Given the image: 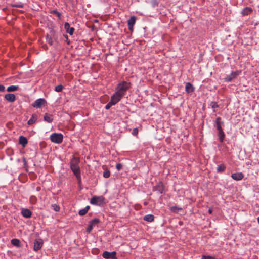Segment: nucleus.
Segmentation results:
<instances>
[{"label": "nucleus", "instance_id": "f257e3e1", "mask_svg": "<svg viewBox=\"0 0 259 259\" xmlns=\"http://www.w3.org/2000/svg\"><path fill=\"white\" fill-rule=\"evenodd\" d=\"M130 87V84L127 83L126 81H122L119 83L116 87V92L118 94L121 95L123 96L126 92V91L129 89Z\"/></svg>", "mask_w": 259, "mask_h": 259}, {"label": "nucleus", "instance_id": "f03ea898", "mask_svg": "<svg viewBox=\"0 0 259 259\" xmlns=\"http://www.w3.org/2000/svg\"><path fill=\"white\" fill-rule=\"evenodd\" d=\"M79 162V159L75 157H73L70 161V168L74 174L80 172V168L78 165Z\"/></svg>", "mask_w": 259, "mask_h": 259}, {"label": "nucleus", "instance_id": "7ed1b4c3", "mask_svg": "<svg viewBox=\"0 0 259 259\" xmlns=\"http://www.w3.org/2000/svg\"><path fill=\"white\" fill-rule=\"evenodd\" d=\"M90 203L94 205L100 206L106 203V199L102 196H94L90 200Z\"/></svg>", "mask_w": 259, "mask_h": 259}, {"label": "nucleus", "instance_id": "20e7f679", "mask_svg": "<svg viewBox=\"0 0 259 259\" xmlns=\"http://www.w3.org/2000/svg\"><path fill=\"white\" fill-rule=\"evenodd\" d=\"M63 136L61 133H52L50 136L51 141L55 143L60 144L62 143Z\"/></svg>", "mask_w": 259, "mask_h": 259}, {"label": "nucleus", "instance_id": "39448f33", "mask_svg": "<svg viewBox=\"0 0 259 259\" xmlns=\"http://www.w3.org/2000/svg\"><path fill=\"white\" fill-rule=\"evenodd\" d=\"M240 73L241 71L239 70L231 72L229 75H227L225 77V81L227 82H231L233 79L236 78L240 74Z\"/></svg>", "mask_w": 259, "mask_h": 259}, {"label": "nucleus", "instance_id": "423d86ee", "mask_svg": "<svg viewBox=\"0 0 259 259\" xmlns=\"http://www.w3.org/2000/svg\"><path fill=\"white\" fill-rule=\"evenodd\" d=\"M100 220L98 218H95L89 222L88 228H87V232L90 233L94 226L97 225L100 223Z\"/></svg>", "mask_w": 259, "mask_h": 259}, {"label": "nucleus", "instance_id": "0eeeda50", "mask_svg": "<svg viewBox=\"0 0 259 259\" xmlns=\"http://www.w3.org/2000/svg\"><path fill=\"white\" fill-rule=\"evenodd\" d=\"M102 256L105 259H117L116 252L115 251L110 252L105 251L102 254Z\"/></svg>", "mask_w": 259, "mask_h": 259}, {"label": "nucleus", "instance_id": "6e6552de", "mask_svg": "<svg viewBox=\"0 0 259 259\" xmlns=\"http://www.w3.org/2000/svg\"><path fill=\"white\" fill-rule=\"evenodd\" d=\"M122 97L123 96L119 94V93L118 94L117 93L115 92V93L111 96L110 101L112 103V105H114L121 99Z\"/></svg>", "mask_w": 259, "mask_h": 259}, {"label": "nucleus", "instance_id": "1a4fd4ad", "mask_svg": "<svg viewBox=\"0 0 259 259\" xmlns=\"http://www.w3.org/2000/svg\"><path fill=\"white\" fill-rule=\"evenodd\" d=\"M46 103V101L44 98H39L32 104V106L34 108H40Z\"/></svg>", "mask_w": 259, "mask_h": 259}, {"label": "nucleus", "instance_id": "9d476101", "mask_svg": "<svg viewBox=\"0 0 259 259\" xmlns=\"http://www.w3.org/2000/svg\"><path fill=\"white\" fill-rule=\"evenodd\" d=\"M43 241L41 239H35L34 242L33 250L37 251L40 250L43 245Z\"/></svg>", "mask_w": 259, "mask_h": 259}, {"label": "nucleus", "instance_id": "9b49d317", "mask_svg": "<svg viewBox=\"0 0 259 259\" xmlns=\"http://www.w3.org/2000/svg\"><path fill=\"white\" fill-rule=\"evenodd\" d=\"M54 38V32L53 30L50 31V34H47L46 35V41L51 46L53 44V40Z\"/></svg>", "mask_w": 259, "mask_h": 259}, {"label": "nucleus", "instance_id": "f8f14e48", "mask_svg": "<svg viewBox=\"0 0 259 259\" xmlns=\"http://www.w3.org/2000/svg\"><path fill=\"white\" fill-rule=\"evenodd\" d=\"M137 17L135 16H131L130 19L127 20V24L128 29L132 31L133 29V26L136 23Z\"/></svg>", "mask_w": 259, "mask_h": 259}, {"label": "nucleus", "instance_id": "ddd939ff", "mask_svg": "<svg viewBox=\"0 0 259 259\" xmlns=\"http://www.w3.org/2000/svg\"><path fill=\"white\" fill-rule=\"evenodd\" d=\"M21 213L25 218H30L32 215V212L27 208H22Z\"/></svg>", "mask_w": 259, "mask_h": 259}, {"label": "nucleus", "instance_id": "4468645a", "mask_svg": "<svg viewBox=\"0 0 259 259\" xmlns=\"http://www.w3.org/2000/svg\"><path fill=\"white\" fill-rule=\"evenodd\" d=\"M64 28L66 30V31L69 33L70 35H72L74 31V28L73 27H71L70 24L66 22L64 24Z\"/></svg>", "mask_w": 259, "mask_h": 259}, {"label": "nucleus", "instance_id": "2eb2a0df", "mask_svg": "<svg viewBox=\"0 0 259 259\" xmlns=\"http://www.w3.org/2000/svg\"><path fill=\"white\" fill-rule=\"evenodd\" d=\"M5 98L10 102H14L16 100V97L14 94H7L5 95Z\"/></svg>", "mask_w": 259, "mask_h": 259}, {"label": "nucleus", "instance_id": "dca6fc26", "mask_svg": "<svg viewBox=\"0 0 259 259\" xmlns=\"http://www.w3.org/2000/svg\"><path fill=\"white\" fill-rule=\"evenodd\" d=\"M233 179L236 181H239L243 179V174L242 172L233 173L231 175Z\"/></svg>", "mask_w": 259, "mask_h": 259}, {"label": "nucleus", "instance_id": "f3484780", "mask_svg": "<svg viewBox=\"0 0 259 259\" xmlns=\"http://www.w3.org/2000/svg\"><path fill=\"white\" fill-rule=\"evenodd\" d=\"M253 11V9L249 7H246L244 8L241 12V14L242 16H246L252 13Z\"/></svg>", "mask_w": 259, "mask_h": 259}, {"label": "nucleus", "instance_id": "a211bd4d", "mask_svg": "<svg viewBox=\"0 0 259 259\" xmlns=\"http://www.w3.org/2000/svg\"><path fill=\"white\" fill-rule=\"evenodd\" d=\"M216 127L218 131L223 130L222 125L224 124V122L221 121V118L218 117L215 120Z\"/></svg>", "mask_w": 259, "mask_h": 259}, {"label": "nucleus", "instance_id": "6ab92c4d", "mask_svg": "<svg viewBox=\"0 0 259 259\" xmlns=\"http://www.w3.org/2000/svg\"><path fill=\"white\" fill-rule=\"evenodd\" d=\"M19 143L23 147H25L28 143V140L25 137L20 136L19 138Z\"/></svg>", "mask_w": 259, "mask_h": 259}, {"label": "nucleus", "instance_id": "aec40b11", "mask_svg": "<svg viewBox=\"0 0 259 259\" xmlns=\"http://www.w3.org/2000/svg\"><path fill=\"white\" fill-rule=\"evenodd\" d=\"M194 88L192 84L190 82H187L185 86L186 92L188 93H192L194 91Z\"/></svg>", "mask_w": 259, "mask_h": 259}, {"label": "nucleus", "instance_id": "412c9836", "mask_svg": "<svg viewBox=\"0 0 259 259\" xmlns=\"http://www.w3.org/2000/svg\"><path fill=\"white\" fill-rule=\"evenodd\" d=\"M37 120V115L36 114H33L30 119L28 121V125H32Z\"/></svg>", "mask_w": 259, "mask_h": 259}, {"label": "nucleus", "instance_id": "4be33fe9", "mask_svg": "<svg viewBox=\"0 0 259 259\" xmlns=\"http://www.w3.org/2000/svg\"><path fill=\"white\" fill-rule=\"evenodd\" d=\"M44 119L48 123H51L53 121L52 115L48 113H46L44 115Z\"/></svg>", "mask_w": 259, "mask_h": 259}, {"label": "nucleus", "instance_id": "5701e85b", "mask_svg": "<svg viewBox=\"0 0 259 259\" xmlns=\"http://www.w3.org/2000/svg\"><path fill=\"white\" fill-rule=\"evenodd\" d=\"M154 217L152 214H147L144 217V220L146 221L151 222L154 220Z\"/></svg>", "mask_w": 259, "mask_h": 259}, {"label": "nucleus", "instance_id": "b1692460", "mask_svg": "<svg viewBox=\"0 0 259 259\" xmlns=\"http://www.w3.org/2000/svg\"><path fill=\"white\" fill-rule=\"evenodd\" d=\"M226 169V166L224 164H222L218 165L217 168V171L218 172H223Z\"/></svg>", "mask_w": 259, "mask_h": 259}, {"label": "nucleus", "instance_id": "393cba45", "mask_svg": "<svg viewBox=\"0 0 259 259\" xmlns=\"http://www.w3.org/2000/svg\"><path fill=\"white\" fill-rule=\"evenodd\" d=\"M218 137L219 141L222 142L225 137V134L223 130L218 131Z\"/></svg>", "mask_w": 259, "mask_h": 259}, {"label": "nucleus", "instance_id": "a878e982", "mask_svg": "<svg viewBox=\"0 0 259 259\" xmlns=\"http://www.w3.org/2000/svg\"><path fill=\"white\" fill-rule=\"evenodd\" d=\"M19 88V87L17 85H10L8 87L7 89V91L9 92H14L17 91Z\"/></svg>", "mask_w": 259, "mask_h": 259}, {"label": "nucleus", "instance_id": "bb28decb", "mask_svg": "<svg viewBox=\"0 0 259 259\" xmlns=\"http://www.w3.org/2000/svg\"><path fill=\"white\" fill-rule=\"evenodd\" d=\"M11 244L15 246H20V240L18 239H13L11 240Z\"/></svg>", "mask_w": 259, "mask_h": 259}, {"label": "nucleus", "instance_id": "cd10ccee", "mask_svg": "<svg viewBox=\"0 0 259 259\" xmlns=\"http://www.w3.org/2000/svg\"><path fill=\"white\" fill-rule=\"evenodd\" d=\"M170 210L175 213H178L180 210H182V208H179L177 206H172L170 207Z\"/></svg>", "mask_w": 259, "mask_h": 259}, {"label": "nucleus", "instance_id": "c85d7f7f", "mask_svg": "<svg viewBox=\"0 0 259 259\" xmlns=\"http://www.w3.org/2000/svg\"><path fill=\"white\" fill-rule=\"evenodd\" d=\"M74 175L75 176V177L76 178L78 184L79 185H81V178L80 172L77 173V174H74Z\"/></svg>", "mask_w": 259, "mask_h": 259}, {"label": "nucleus", "instance_id": "c756f323", "mask_svg": "<svg viewBox=\"0 0 259 259\" xmlns=\"http://www.w3.org/2000/svg\"><path fill=\"white\" fill-rule=\"evenodd\" d=\"M63 88V86L61 84H60L55 87V91L57 92H60L62 91Z\"/></svg>", "mask_w": 259, "mask_h": 259}, {"label": "nucleus", "instance_id": "7c9ffc66", "mask_svg": "<svg viewBox=\"0 0 259 259\" xmlns=\"http://www.w3.org/2000/svg\"><path fill=\"white\" fill-rule=\"evenodd\" d=\"M110 175V172L109 170H106L103 172V177L105 178H109Z\"/></svg>", "mask_w": 259, "mask_h": 259}, {"label": "nucleus", "instance_id": "2f4dec72", "mask_svg": "<svg viewBox=\"0 0 259 259\" xmlns=\"http://www.w3.org/2000/svg\"><path fill=\"white\" fill-rule=\"evenodd\" d=\"M87 213V211L83 208L79 211L78 214L80 216H83Z\"/></svg>", "mask_w": 259, "mask_h": 259}, {"label": "nucleus", "instance_id": "473e14b6", "mask_svg": "<svg viewBox=\"0 0 259 259\" xmlns=\"http://www.w3.org/2000/svg\"><path fill=\"white\" fill-rule=\"evenodd\" d=\"M113 105H112V103L110 101H109V102L106 104L105 108L106 110H108L110 108V107L112 106H113Z\"/></svg>", "mask_w": 259, "mask_h": 259}, {"label": "nucleus", "instance_id": "72a5a7b5", "mask_svg": "<svg viewBox=\"0 0 259 259\" xmlns=\"http://www.w3.org/2000/svg\"><path fill=\"white\" fill-rule=\"evenodd\" d=\"M52 13L53 14H56V15H57V16H58L59 18H60V16H61V13H59L58 11H57V10H53V11H52Z\"/></svg>", "mask_w": 259, "mask_h": 259}, {"label": "nucleus", "instance_id": "f704fd0d", "mask_svg": "<svg viewBox=\"0 0 259 259\" xmlns=\"http://www.w3.org/2000/svg\"><path fill=\"white\" fill-rule=\"evenodd\" d=\"M202 259H214V258L211 256H206V255H203L202 256Z\"/></svg>", "mask_w": 259, "mask_h": 259}, {"label": "nucleus", "instance_id": "c9c22d12", "mask_svg": "<svg viewBox=\"0 0 259 259\" xmlns=\"http://www.w3.org/2000/svg\"><path fill=\"white\" fill-rule=\"evenodd\" d=\"M52 206L53 207L54 210L55 211H59L60 207L58 205L54 204Z\"/></svg>", "mask_w": 259, "mask_h": 259}, {"label": "nucleus", "instance_id": "e433bc0d", "mask_svg": "<svg viewBox=\"0 0 259 259\" xmlns=\"http://www.w3.org/2000/svg\"><path fill=\"white\" fill-rule=\"evenodd\" d=\"M122 167V165L121 163H117L116 165V168L118 170H119L121 169Z\"/></svg>", "mask_w": 259, "mask_h": 259}, {"label": "nucleus", "instance_id": "4c0bfd02", "mask_svg": "<svg viewBox=\"0 0 259 259\" xmlns=\"http://www.w3.org/2000/svg\"><path fill=\"white\" fill-rule=\"evenodd\" d=\"M5 90V87L4 85L0 84V92H4Z\"/></svg>", "mask_w": 259, "mask_h": 259}, {"label": "nucleus", "instance_id": "58836bf2", "mask_svg": "<svg viewBox=\"0 0 259 259\" xmlns=\"http://www.w3.org/2000/svg\"><path fill=\"white\" fill-rule=\"evenodd\" d=\"M158 187H159V189L158 190V191H159V193H160V194H162V192H163V189H162V187H160V186H158Z\"/></svg>", "mask_w": 259, "mask_h": 259}, {"label": "nucleus", "instance_id": "ea45409f", "mask_svg": "<svg viewBox=\"0 0 259 259\" xmlns=\"http://www.w3.org/2000/svg\"><path fill=\"white\" fill-rule=\"evenodd\" d=\"M218 107V105H217V103H214L212 106V108H217Z\"/></svg>", "mask_w": 259, "mask_h": 259}, {"label": "nucleus", "instance_id": "a19ab883", "mask_svg": "<svg viewBox=\"0 0 259 259\" xmlns=\"http://www.w3.org/2000/svg\"><path fill=\"white\" fill-rule=\"evenodd\" d=\"M90 208V207L89 206H87L85 208H84V209L87 211V212H88Z\"/></svg>", "mask_w": 259, "mask_h": 259}, {"label": "nucleus", "instance_id": "79ce46f5", "mask_svg": "<svg viewBox=\"0 0 259 259\" xmlns=\"http://www.w3.org/2000/svg\"><path fill=\"white\" fill-rule=\"evenodd\" d=\"M42 47L44 48L45 50H48V47L46 45H44V46H42Z\"/></svg>", "mask_w": 259, "mask_h": 259}, {"label": "nucleus", "instance_id": "37998d69", "mask_svg": "<svg viewBox=\"0 0 259 259\" xmlns=\"http://www.w3.org/2000/svg\"><path fill=\"white\" fill-rule=\"evenodd\" d=\"M16 7H19V8H21V7H22V6L21 5H17Z\"/></svg>", "mask_w": 259, "mask_h": 259}, {"label": "nucleus", "instance_id": "c03bdc74", "mask_svg": "<svg viewBox=\"0 0 259 259\" xmlns=\"http://www.w3.org/2000/svg\"><path fill=\"white\" fill-rule=\"evenodd\" d=\"M208 212H209V213H212V210L210 209H209L208 210Z\"/></svg>", "mask_w": 259, "mask_h": 259}, {"label": "nucleus", "instance_id": "a18cd8bd", "mask_svg": "<svg viewBox=\"0 0 259 259\" xmlns=\"http://www.w3.org/2000/svg\"><path fill=\"white\" fill-rule=\"evenodd\" d=\"M257 220L258 223H259V217L257 218Z\"/></svg>", "mask_w": 259, "mask_h": 259}]
</instances>
